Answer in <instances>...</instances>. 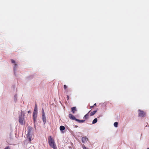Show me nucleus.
<instances>
[{
	"mask_svg": "<svg viewBox=\"0 0 149 149\" xmlns=\"http://www.w3.org/2000/svg\"><path fill=\"white\" fill-rule=\"evenodd\" d=\"M48 143L50 146L54 149H57V147L54 139L51 136H49L48 138Z\"/></svg>",
	"mask_w": 149,
	"mask_h": 149,
	"instance_id": "nucleus-1",
	"label": "nucleus"
},
{
	"mask_svg": "<svg viewBox=\"0 0 149 149\" xmlns=\"http://www.w3.org/2000/svg\"><path fill=\"white\" fill-rule=\"evenodd\" d=\"M24 113L21 111V115L19 116V123L22 125H23L24 123Z\"/></svg>",
	"mask_w": 149,
	"mask_h": 149,
	"instance_id": "nucleus-2",
	"label": "nucleus"
},
{
	"mask_svg": "<svg viewBox=\"0 0 149 149\" xmlns=\"http://www.w3.org/2000/svg\"><path fill=\"white\" fill-rule=\"evenodd\" d=\"M33 127L30 126H29L28 127V135L30 134H33Z\"/></svg>",
	"mask_w": 149,
	"mask_h": 149,
	"instance_id": "nucleus-3",
	"label": "nucleus"
},
{
	"mask_svg": "<svg viewBox=\"0 0 149 149\" xmlns=\"http://www.w3.org/2000/svg\"><path fill=\"white\" fill-rule=\"evenodd\" d=\"M139 117H144L145 114L146 113L143 111H141L140 110H139Z\"/></svg>",
	"mask_w": 149,
	"mask_h": 149,
	"instance_id": "nucleus-4",
	"label": "nucleus"
},
{
	"mask_svg": "<svg viewBox=\"0 0 149 149\" xmlns=\"http://www.w3.org/2000/svg\"><path fill=\"white\" fill-rule=\"evenodd\" d=\"M37 113H36L35 112H33V120L34 122L35 123L36 121V118H37Z\"/></svg>",
	"mask_w": 149,
	"mask_h": 149,
	"instance_id": "nucleus-5",
	"label": "nucleus"
},
{
	"mask_svg": "<svg viewBox=\"0 0 149 149\" xmlns=\"http://www.w3.org/2000/svg\"><path fill=\"white\" fill-rule=\"evenodd\" d=\"M26 136L27 138L29 139V141L30 142L31 140V139L33 137V134H30L28 135V134H27L26 135Z\"/></svg>",
	"mask_w": 149,
	"mask_h": 149,
	"instance_id": "nucleus-6",
	"label": "nucleus"
},
{
	"mask_svg": "<svg viewBox=\"0 0 149 149\" xmlns=\"http://www.w3.org/2000/svg\"><path fill=\"white\" fill-rule=\"evenodd\" d=\"M69 118L72 120H75L76 121V120L77 119L72 114H70L69 115Z\"/></svg>",
	"mask_w": 149,
	"mask_h": 149,
	"instance_id": "nucleus-7",
	"label": "nucleus"
},
{
	"mask_svg": "<svg viewBox=\"0 0 149 149\" xmlns=\"http://www.w3.org/2000/svg\"><path fill=\"white\" fill-rule=\"evenodd\" d=\"M88 140V138L86 137H83L82 138V141L83 143H85Z\"/></svg>",
	"mask_w": 149,
	"mask_h": 149,
	"instance_id": "nucleus-8",
	"label": "nucleus"
},
{
	"mask_svg": "<svg viewBox=\"0 0 149 149\" xmlns=\"http://www.w3.org/2000/svg\"><path fill=\"white\" fill-rule=\"evenodd\" d=\"M42 119L43 122L45 124V123L46 121V119L45 114H42Z\"/></svg>",
	"mask_w": 149,
	"mask_h": 149,
	"instance_id": "nucleus-9",
	"label": "nucleus"
},
{
	"mask_svg": "<svg viewBox=\"0 0 149 149\" xmlns=\"http://www.w3.org/2000/svg\"><path fill=\"white\" fill-rule=\"evenodd\" d=\"M91 110L90 111L87 113L84 116V118L85 120H87L89 118V113L90 112Z\"/></svg>",
	"mask_w": 149,
	"mask_h": 149,
	"instance_id": "nucleus-10",
	"label": "nucleus"
},
{
	"mask_svg": "<svg viewBox=\"0 0 149 149\" xmlns=\"http://www.w3.org/2000/svg\"><path fill=\"white\" fill-rule=\"evenodd\" d=\"M77 111L76 107H73L71 108V111L73 113H74Z\"/></svg>",
	"mask_w": 149,
	"mask_h": 149,
	"instance_id": "nucleus-11",
	"label": "nucleus"
},
{
	"mask_svg": "<svg viewBox=\"0 0 149 149\" xmlns=\"http://www.w3.org/2000/svg\"><path fill=\"white\" fill-rule=\"evenodd\" d=\"M97 111V110H95V111H93V112H91V113L90 116H92L94 115L96 113Z\"/></svg>",
	"mask_w": 149,
	"mask_h": 149,
	"instance_id": "nucleus-12",
	"label": "nucleus"
},
{
	"mask_svg": "<svg viewBox=\"0 0 149 149\" xmlns=\"http://www.w3.org/2000/svg\"><path fill=\"white\" fill-rule=\"evenodd\" d=\"M76 121L79 123H82L85 121V120H80L77 119L76 120Z\"/></svg>",
	"mask_w": 149,
	"mask_h": 149,
	"instance_id": "nucleus-13",
	"label": "nucleus"
},
{
	"mask_svg": "<svg viewBox=\"0 0 149 149\" xmlns=\"http://www.w3.org/2000/svg\"><path fill=\"white\" fill-rule=\"evenodd\" d=\"M60 129L61 131H63L65 129V127L63 126H61L60 127Z\"/></svg>",
	"mask_w": 149,
	"mask_h": 149,
	"instance_id": "nucleus-14",
	"label": "nucleus"
},
{
	"mask_svg": "<svg viewBox=\"0 0 149 149\" xmlns=\"http://www.w3.org/2000/svg\"><path fill=\"white\" fill-rule=\"evenodd\" d=\"M97 118H95L93 121L92 124H94L96 123L97 122Z\"/></svg>",
	"mask_w": 149,
	"mask_h": 149,
	"instance_id": "nucleus-15",
	"label": "nucleus"
},
{
	"mask_svg": "<svg viewBox=\"0 0 149 149\" xmlns=\"http://www.w3.org/2000/svg\"><path fill=\"white\" fill-rule=\"evenodd\" d=\"M37 111H38V110H37V106L36 105V104L35 107L34 108V111L33 112H36V113H37Z\"/></svg>",
	"mask_w": 149,
	"mask_h": 149,
	"instance_id": "nucleus-16",
	"label": "nucleus"
},
{
	"mask_svg": "<svg viewBox=\"0 0 149 149\" xmlns=\"http://www.w3.org/2000/svg\"><path fill=\"white\" fill-rule=\"evenodd\" d=\"M118 123L117 122H115L114 123V126L116 127H118Z\"/></svg>",
	"mask_w": 149,
	"mask_h": 149,
	"instance_id": "nucleus-17",
	"label": "nucleus"
},
{
	"mask_svg": "<svg viewBox=\"0 0 149 149\" xmlns=\"http://www.w3.org/2000/svg\"><path fill=\"white\" fill-rule=\"evenodd\" d=\"M83 149H88V148H86L84 145L82 146Z\"/></svg>",
	"mask_w": 149,
	"mask_h": 149,
	"instance_id": "nucleus-18",
	"label": "nucleus"
},
{
	"mask_svg": "<svg viewBox=\"0 0 149 149\" xmlns=\"http://www.w3.org/2000/svg\"><path fill=\"white\" fill-rule=\"evenodd\" d=\"M67 88V87L66 85H64V88L65 90H66Z\"/></svg>",
	"mask_w": 149,
	"mask_h": 149,
	"instance_id": "nucleus-19",
	"label": "nucleus"
},
{
	"mask_svg": "<svg viewBox=\"0 0 149 149\" xmlns=\"http://www.w3.org/2000/svg\"><path fill=\"white\" fill-rule=\"evenodd\" d=\"M11 61L12 63H15V61L13 59H11Z\"/></svg>",
	"mask_w": 149,
	"mask_h": 149,
	"instance_id": "nucleus-20",
	"label": "nucleus"
},
{
	"mask_svg": "<svg viewBox=\"0 0 149 149\" xmlns=\"http://www.w3.org/2000/svg\"><path fill=\"white\" fill-rule=\"evenodd\" d=\"M42 114H45V112H44V109H43V108H42Z\"/></svg>",
	"mask_w": 149,
	"mask_h": 149,
	"instance_id": "nucleus-21",
	"label": "nucleus"
},
{
	"mask_svg": "<svg viewBox=\"0 0 149 149\" xmlns=\"http://www.w3.org/2000/svg\"><path fill=\"white\" fill-rule=\"evenodd\" d=\"M4 149H10L9 146L6 147Z\"/></svg>",
	"mask_w": 149,
	"mask_h": 149,
	"instance_id": "nucleus-22",
	"label": "nucleus"
},
{
	"mask_svg": "<svg viewBox=\"0 0 149 149\" xmlns=\"http://www.w3.org/2000/svg\"><path fill=\"white\" fill-rule=\"evenodd\" d=\"M67 100H69V96L68 95H67Z\"/></svg>",
	"mask_w": 149,
	"mask_h": 149,
	"instance_id": "nucleus-23",
	"label": "nucleus"
},
{
	"mask_svg": "<svg viewBox=\"0 0 149 149\" xmlns=\"http://www.w3.org/2000/svg\"><path fill=\"white\" fill-rule=\"evenodd\" d=\"M17 65V64H16L15 63V67L14 68L16 67Z\"/></svg>",
	"mask_w": 149,
	"mask_h": 149,
	"instance_id": "nucleus-24",
	"label": "nucleus"
},
{
	"mask_svg": "<svg viewBox=\"0 0 149 149\" xmlns=\"http://www.w3.org/2000/svg\"><path fill=\"white\" fill-rule=\"evenodd\" d=\"M94 107V106H92L90 107V109L93 108Z\"/></svg>",
	"mask_w": 149,
	"mask_h": 149,
	"instance_id": "nucleus-25",
	"label": "nucleus"
},
{
	"mask_svg": "<svg viewBox=\"0 0 149 149\" xmlns=\"http://www.w3.org/2000/svg\"><path fill=\"white\" fill-rule=\"evenodd\" d=\"M28 113H31V112L30 111H28Z\"/></svg>",
	"mask_w": 149,
	"mask_h": 149,
	"instance_id": "nucleus-26",
	"label": "nucleus"
},
{
	"mask_svg": "<svg viewBox=\"0 0 149 149\" xmlns=\"http://www.w3.org/2000/svg\"><path fill=\"white\" fill-rule=\"evenodd\" d=\"M93 106H96V103H95V104H94V105Z\"/></svg>",
	"mask_w": 149,
	"mask_h": 149,
	"instance_id": "nucleus-27",
	"label": "nucleus"
},
{
	"mask_svg": "<svg viewBox=\"0 0 149 149\" xmlns=\"http://www.w3.org/2000/svg\"><path fill=\"white\" fill-rule=\"evenodd\" d=\"M147 149H149V148H148Z\"/></svg>",
	"mask_w": 149,
	"mask_h": 149,
	"instance_id": "nucleus-28",
	"label": "nucleus"
}]
</instances>
